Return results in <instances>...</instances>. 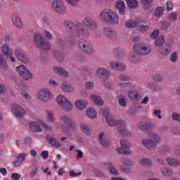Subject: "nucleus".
Wrapping results in <instances>:
<instances>
[{
	"mask_svg": "<svg viewBox=\"0 0 180 180\" xmlns=\"http://www.w3.org/2000/svg\"><path fill=\"white\" fill-rule=\"evenodd\" d=\"M65 25L70 30H72L73 27L74 31L72 33L76 37H89V31L86 27L92 31L98 29V22L91 17H86L83 18L82 22H76L75 24L70 20H66L65 21Z\"/></svg>",
	"mask_w": 180,
	"mask_h": 180,
	"instance_id": "1",
	"label": "nucleus"
},
{
	"mask_svg": "<svg viewBox=\"0 0 180 180\" xmlns=\"http://www.w3.org/2000/svg\"><path fill=\"white\" fill-rule=\"evenodd\" d=\"M100 113L103 115V116H105V122L108 126L111 127H116L117 126L118 127L120 134L127 136L131 135V132L126 129V122L115 118V117L110 114V110L108 108H103L100 110Z\"/></svg>",
	"mask_w": 180,
	"mask_h": 180,
	"instance_id": "2",
	"label": "nucleus"
},
{
	"mask_svg": "<svg viewBox=\"0 0 180 180\" xmlns=\"http://www.w3.org/2000/svg\"><path fill=\"white\" fill-rule=\"evenodd\" d=\"M98 18L101 22L109 23L112 26L119 25V15L112 9L105 8L102 10L98 14Z\"/></svg>",
	"mask_w": 180,
	"mask_h": 180,
	"instance_id": "3",
	"label": "nucleus"
},
{
	"mask_svg": "<svg viewBox=\"0 0 180 180\" xmlns=\"http://www.w3.org/2000/svg\"><path fill=\"white\" fill-rule=\"evenodd\" d=\"M150 139H143L142 140V145L148 150H155L158 144L161 143V138L156 133L152 132L149 134Z\"/></svg>",
	"mask_w": 180,
	"mask_h": 180,
	"instance_id": "4",
	"label": "nucleus"
},
{
	"mask_svg": "<svg viewBox=\"0 0 180 180\" xmlns=\"http://www.w3.org/2000/svg\"><path fill=\"white\" fill-rule=\"evenodd\" d=\"M34 42L36 46L41 50H50L51 49V43L43 37L40 33H35L34 35Z\"/></svg>",
	"mask_w": 180,
	"mask_h": 180,
	"instance_id": "5",
	"label": "nucleus"
},
{
	"mask_svg": "<svg viewBox=\"0 0 180 180\" xmlns=\"http://www.w3.org/2000/svg\"><path fill=\"white\" fill-rule=\"evenodd\" d=\"M56 102L58 103L61 109H63V110H65V112H71V110L74 109L72 103H71L65 96L58 95L56 97Z\"/></svg>",
	"mask_w": 180,
	"mask_h": 180,
	"instance_id": "6",
	"label": "nucleus"
},
{
	"mask_svg": "<svg viewBox=\"0 0 180 180\" xmlns=\"http://www.w3.org/2000/svg\"><path fill=\"white\" fill-rule=\"evenodd\" d=\"M133 50L136 54L147 56L151 53V46L146 44H136L133 46Z\"/></svg>",
	"mask_w": 180,
	"mask_h": 180,
	"instance_id": "7",
	"label": "nucleus"
},
{
	"mask_svg": "<svg viewBox=\"0 0 180 180\" xmlns=\"http://www.w3.org/2000/svg\"><path fill=\"white\" fill-rule=\"evenodd\" d=\"M78 44L81 50L86 53V54H88L89 56H92V54H94L95 51L94 46L86 40L80 39L78 41Z\"/></svg>",
	"mask_w": 180,
	"mask_h": 180,
	"instance_id": "8",
	"label": "nucleus"
},
{
	"mask_svg": "<svg viewBox=\"0 0 180 180\" xmlns=\"http://www.w3.org/2000/svg\"><path fill=\"white\" fill-rule=\"evenodd\" d=\"M52 8L57 13L63 15L67 12V5L63 0H54L52 2Z\"/></svg>",
	"mask_w": 180,
	"mask_h": 180,
	"instance_id": "9",
	"label": "nucleus"
},
{
	"mask_svg": "<svg viewBox=\"0 0 180 180\" xmlns=\"http://www.w3.org/2000/svg\"><path fill=\"white\" fill-rule=\"evenodd\" d=\"M16 70L19 75H20L23 79H25L26 81L32 79L33 77L32 72H30V70H29L26 66L20 65L17 66Z\"/></svg>",
	"mask_w": 180,
	"mask_h": 180,
	"instance_id": "10",
	"label": "nucleus"
},
{
	"mask_svg": "<svg viewBox=\"0 0 180 180\" xmlns=\"http://www.w3.org/2000/svg\"><path fill=\"white\" fill-rule=\"evenodd\" d=\"M37 96L41 102H49L50 99H53V93L48 89H42L38 92Z\"/></svg>",
	"mask_w": 180,
	"mask_h": 180,
	"instance_id": "11",
	"label": "nucleus"
},
{
	"mask_svg": "<svg viewBox=\"0 0 180 180\" xmlns=\"http://www.w3.org/2000/svg\"><path fill=\"white\" fill-rule=\"evenodd\" d=\"M120 145L122 148H118L117 149V153H120V154H125L126 155H130V154H131V150L130 149H127L131 147V145H130L129 141L126 140H121Z\"/></svg>",
	"mask_w": 180,
	"mask_h": 180,
	"instance_id": "12",
	"label": "nucleus"
},
{
	"mask_svg": "<svg viewBox=\"0 0 180 180\" xmlns=\"http://www.w3.org/2000/svg\"><path fill=\"white\" fill-rule=\"evenodd\" d=\"M11 113L15 115L16 117L22 119L26 115V110L18 104H14L11 108Z\"/></svg>",
	"mask_w": 180,
	"mask_h": 180,
	"instance_id": "13",
	"label": "nucleus"
},
{
	"mask_svg": "<svg viewBox=\"0 0 180 180\" xmlns=\"http://www.w3.org/2000/svg\"><path fill=\"white\" fill-rule=\"evenodd\" d=\"M16 58L24 63V64H27L29 63V58L26 55V53L23 51L21 49H17L14 51Z\"/></svg>",
	"mask_w": 180,
	"mask_h": 180,
	"instance_id": "14",
	"label": "nucleus"
},
{
	"mask_svg": "<svg viewBox=\"0 0 180 180\" xmlns=\"http://www.w3.org/2000/svg\"><path fill=\"white\" fill-rule=\"evenodd\" d=\"M103 34L106 36V37H108V39H116L117 37V34H116V32L113 30V29L110 27H105L103 29Z\"/></svg>",
	"mask_w": 180,
	"mask_h": 180,
	"instance_id": "15",
	"label": "nucleus"
},
{
	"mask_svg": "<svg viewBox=\"0 0 180 180\" xmlns=\"http://www.w3.org/2000/svg\"><path fill=\"white\" fill-rule=\"evenodd\" d=\"M127 96L131 99V101H135L137 102L138 101H140L141 98L140 91L137 89L129 90L127 92Z\"/></svg>",
	"mask_w": 180,
	"mask_h": 180,
	"instance_id": "16",
	"label": "nucleus"
},
{
	"mask_svg": "<svg viewBox=\"0 0 180 180\" xmlns=\"http://www.w3.org/2000/svg\"><path fill=\"white\" fill-rule=\"evenodd\" d=\"M75 105L79 110H84L88 108V101L84 99H77L75 101Z\"/></svg>",
	"mask_w": 180,
	"mask_h": 180,
	"instance_id": "17",
	"label": "nucleus"
},
{
	"mask_svg": "<svg viewBox=\"0 0 180 180\" xmlns=\"http://www.w3.org/2000/svg\"><path fill=\"white\" fill-rule=\"evenodd\" d=\"M97 77L103 78V77H110V71L105 68H98L96 72Z\"/></svg>",
	"mask_w": 180,
	"mask_h": 180,
	"instance_id": "18",
	"label": "nucleus"
},
{
	"mask_svg": "<svg viewBox=\"0 0 180 180\" xmlns=\"http://www.w3.org/2000/svg\"><path fill=\"white\" fill-rule=\"evenodd\" d=\"M115 8L118 9L120 15L126 13V4L122 0L117 1Z\"/></svg>",
	"mask_w": 180,
	"mask_h": 180,
	"instance_id": "19",
	"label": "nucleus"
},
{
	"mask_svg": "<svg viewBox=\"0 0 180 180\" xmlns=\"http://www.w3.org/2000/svg\"><path fill=\"white\" fill-rule=\"evenodd\" d=\"M46 140L51 146L55 147V148H60L61 147V143H60L56 138H53L51 135L46 136Z\"/></svg>",
	"mask_w": 180,
	"mask_h": 180,
	"instance_id": "20",
	"label": "nucleus"
},
{
	"mask_svg": "<svg viewBox=\"0 0 180 180\" xmlns=\"http://www.w3.org/2000/svg\"><path fill=\"white\" fill-rule=\"evenodd\" d=\"M110 67L112 70H118L119 71H124L126 70V65L124 64L119 63L114 60L110 62Z\"/></svg>",
	"mask_w": 180,
	"mask_h": 180,
	"instance_id": "21",
	"label": "nucleus"
},
{
	"mask_svg": "<svg viewBox=\"0 0 180 180\" xmlns=\"http://www.w3.org/2000/svg\"><path fill=\"white\" fill-rule=\"evenodd\" d=\"M60 88L63 92H74L75 87L72 84H68L67 82H63L61 84Z\"/></svg>",
	"mask_w": 180,
	"mask_h": 180,
	"instance_id": "22",
	"label": "nucleus"
},
{
	"mask_svg": "<svg viewBox=\"0 0 180 180\" xmlns=\"http://www.w3.org/2000/svg\"><path fill=\"white\" fill-rule=\"evenodd\" d=\"M12 20L14 23L15 26L18 27V29H23V22H22V19L19 15L14 14L12 16Z\"/></svg>",
	"mask_w": 180,
	"mask_h": 180,
	"instance_id": "23",
	"label": "nucleus"
},
{
	"mask_svg": "<svg viewBox=\"0 0 180 180\" xmlns=\"http://www.w3.org/2000/svg\"><path fill=\"white\" fill-rule=\"evenodd\" d=\"M105 165L108 167V171L111 175H114L115 176H118L120 175L119 170L115 168V165L112 163L111 162H108L107 163H105Z\"/></svg>",
	"mask_w": 180,
	"mask_h": 180,
	"instance_id": "24",
	"label": "nucleus"
},
{
	"mask_svg": "<svg viewBox=\"0 0 180 180\" xmlns=\"http://www.w3.org/2000/svg\"><path fill=\"white\" fill-rule=\"evenodd\" d=\"M86 115L89 119L95 120L98 117V112L94 108H89L86 109Z\"/></svg>",
	"mask_w": 180,
	"mask_h": 180,
	"instance_id": "25",
	"label": "nucleus"
},
{
	"mask_svg": "<svg viewBox=\"0 0 180 180\" xmlns=\"http://www.w3.org/2000/svg\"><path fill=\"white\" fill-rule=\"evenodd\" d=\"M28 126L31 131H36L38 133H41V131H43V129H41V127H40V125H39V124L36 122H30Z\"/></svg>",
	"mask_w": 180,
	"mask_h": 180,
	"instance_id": "26",
	"label": "nucleus"
},
{
	"mask_svg": "<svg viewBox=\"0 0 180 180\" xmlns=\"http://www.w3.org/2000/svg\"><path fill=\"white\" fill-rule=\"evenodd\" d=\"M166 161L168 165H170V167H179L180 165V160L174 157H168L166 159Z\"/></svg>",
	"mask_w": 180,
	"mask_h": 180,
	"instance_id": "27",
	"label": "nucleus"
},
{
	"mask_svg": "<svg viewBox=\"0 0 180 180\" xmlns=\"http://www.w3.org/2000/svg\"><path fill=\"white\" fill-rule=\"evenodd\" d=\"M139 26V21L137 20L129 19L125 22V27L127 29H134Z\"/></svg>",
	"mask_w": 180,
	"mask_h": 180,
	"instance_id": "28",
	"label": "nucleus"
},
{
	"mask_svg": "<svg viewBox=\"0 0 180 180\" xmlns=\"http://www.w3.org/2000/svg\"><path fill=\"white\" fill-rule=\"evenodd\" d=\"M0 68L4 71H8V70H9L8 62L6 61V59H5V56L1 53H0Z\"/></svg>",
	"mask_w": 180,
	"mask_h": 180,
	"instance_id": "29",
	"label": "nucleus"
},
{
	"mask_svg": "<svg viewBox=\"0 0 180 180\" xmlns=\"http://www.w3.org/2000/svg\"><path fill=\"white\" fill-rule=\"evenodd\" d=\"M160 174L162 176H172L174 175V169L164 167L160 169Z\"/></svg>",
	"mask_w": 180,
	"mask_h": 180,
	"instance_id": "30",
	"label": "nucleus"
},
{
	"mask_svg": "<svg viewBox=\"0 0 180 180\" xmlns=\"http://www.w3.org/2000/svg\"><path fill=\"white\" fill-rule=\"evenodd\" d=\"M1 52L6 57L9 56L13 51L8 44H4L1 48Z\"/></svg>",
	"mask_w": 180,
	"mask_h": 180,
	"instance_id": "31",
	"label": "nucleus"
},
{
	"mask_svg": "<svg viewBox=\"0 0 180 180\" xmlns=\"http://www.w3.org/2000/svg\"><path fill=\"white\" fill-rule=\"evenodd\" d=\"M91 100L96 103L98 106H102L103 105V100L102 98L96 94L91 95Z\"/></svg>",
	"mask_w": 180,
	"mask_h": 180,
	"instance_id": "32",
	"label": "nucleus"
},
{
	"mask_svg": "<svg viewBox=\"0 0 180 180\" xmlns=\"http://www.w3.org/2000/svg\"><path fill=\"white\" fill-rule=\"evenodd\" d=\"M128 60L132 63V64H139L140 63V59L137 56H136V53L131 52L129 53V56H128Z\"/></svg>",
	"mask_w": 180,
	"mask_h": 180,
	"instance_id": "33",
	"label": "nucleus"
},
{
	"mask_svg": "<svg viewBox=\"0 0 180 180\" xmlns=\"http://www.w3.org/2000/svg\"><path fill=\"white\" fill-rule=\"evenodd\" d=\"M80 129L84 134H86L87 136L91 134V127H89V125H88L86 123L82 122L80 124Z\"/></svg>",
	"mask_w": 180,
	"mask_h": 180,
	"instance_id": "34",
	"label": "nucleus"
},
{
	"mask_svg": "<svg viewBox=\"0 0 180 180\" xmlns=\"http://www.w3.org/2000/svg\"><path fill=\"white\" fill-rule=\"evenodd\" d=\"M99 141L103 147H109V146L110 145V141L105 139V134L103 133L101 134L99 136Z\"/></svg>",
	"mask_w": 180,
	"mask_h": 180,
	"instance_id": "35",
	"label": "nucleus"
},
{
	"mask_svg": "<svg viewBox=\"0 0 180 180\" xmlns=\"http://www.w3.org/2000/svg\"><path fill=\"white\" fill-rule=\"evenodd\" d=\"M36 120L39 124L44 127V129H46V130H51V126L47 122H44L43 119L37 117Z\"/></svg>",
	"mask_w": 180,
	"mask_h": 180,
	"instance_id": "36",
	"label": "nucleus"
},
{
	"mask_svg": "<svg viewBox=\"0 0 180 180\" xmlns=\"http://www.w3.org/2000/svg\"><path fill=\"white\" fill-rule=\"evenodd\" d=\"M54 72L56 74H59L60 75H62V77H68V72L65 71L64 69L58 67H55L53 68Z\"/></svg>",
	"mask_w": 180,
	"mask_h": 180,
	"instance_id": "37",
	"label": "nucleus"
},
{
	"mask_svg": "<svg viewBox=\"0 0 180 180\" xmlns=\"http://www.w3.org/2000/svg\"><path fill=\"white\" fill-rule=\"evenodd\" d=\"M120 105L123 108H126L127 106V97L124 95H120L118 96Z\"/></svg>",
	"mask_w": 180,
	"mask_h": 180,
	"instance_id": "38",
	"label": "nucleus"
},
{
	"mask_svg": "<svg viewBox=\"0 0 180 180\" xmlns=\"http://www.w3.org/2000/svg\"><path fill=\"white\" fill-rule=\"evenodd\" d=\"M165 44V37H164V35L160 36L158 39H157L155 41V44L158 47H161L162 46H164Z\"/></svg>",
	"mask_w": 180,
	"mask_h": 180,
	"instance_id": "39",
	"label": "nucleus"
},
{
	"mask_svg": "<svg viewBox=\"0 0 180 180\" xmlns=\"http://www.w3.org/2000/svg\"><path fill=\"white\" fill-rule=\"evenodd\" d=\"M159 52L162 56H168L171 53V48L169 46H164L159 48Z\"/></svg>",
	"mask_w": 180,
	"mask_h": 180,
	"instance_id": "40",
	"label": "nucleus"
},
{
	"mask_svg": "<svg viewBox=\"0 0 180 180\" xmlns=\"http://www.w3.org/2000/svg\"><path fill=\"white\" fill-rule=\"evenodd\" d=\"M127 2L130 9H134L139 6V0H127Z\"/></svg>",
	"mask_w": 180,
	"mask_h": 180,
	"instance_id": "41",
	"label": "nucleus"
},
{
	"mask_svg": "<svg viewBox=\"0 0 180 180\" xmlns=\"http://www.w3.org/2000/svg\"><path fill=\"white\" fill-rule=\"evenodd\" d=\"M119 85L120 88H136V82H134L120 83Z\"/></svg>",
	"mask_w": 180,
	"mask_h": 180,
	"instance_id": "42",
	"label": "nucleus"
},
{
	"mask_svg": "<svg viewBox=\"0 0 180 180\" xmlns=\"http://www.w3.org/2000/svg\"><path fill=\"white\" fill-rule=\"evenodd\" d=\"M121 162L123 165H126L127 167H133V165H134L133 161L127 158H121Z\"/></svg>",
	"mask_w": 180,
	"mask_h": 180,
	"instance_id": "43",
	"label": "nucleus"
},
{
	"mask_svg": "<svg viewBox=\"0 0 180 180\" xmlns=\"http://www.w3.org/2000/svg\"><path fill=\"white\" fill-rule=\"evenodd\" d=\"M61 119H62L63 122H64V123H66L69 126H72L73 127H77V126L75 125V122H74L72 120H71V119H70V117H68L67 116H63L61 117Z\"/></svg>",
	"mask_w": 180,
	"mask_h": 180,
	"instance_id": "44",
	"label": "nucleus"
},
{
	"mask_svg": "<svg viewBox=\"0 0 180 180\" xmlns=\"http://www.w3.org/2000/svg\"><path fill=\"white\" fill-rule=\"evenodd\" d=\"M46 117L47 120L50 122V123H54L56 122V117H54V113L51 111L47 110L46 111Z\"/></svg>",
	"mask_w": 180,
	"mask_h": 180,
	"instance_id": "45",
	"label": "nucleus"
},
{
	"mask_svg": "<svg viewBox=\"0 0 180 180\" xmlns=\"http://www.w3.org/2000/svg\"><path fill=\"white\" fill-rule=\"evenodd\" d=\"M143 5V8H145V9H150V8H151V6H153V1L154 0H141Z\"/></svg>",
	"mask_w": 180,
	"mask_h": 180,
	"instance_id": "46",
	"label": "nucleus"
},
{
	"mask_svg": "<svg viewBox=\"0 0 180 180\" xmlns=\"http://www.w3.org/2000/svg\"><path fill=\"white\" fill-rule=\"evenodd\" d=\"M165 9L162 6L158 7L155 11V15H156L158 18L160 16H162L164 15Z\"/></svg>",
	"mask_w": 180,
	"mask_h": 180,
	"instance_id": "47",
	"label": "nucleus"
},
{
	"mask_svg": "<svg viewBox=\"0 0 180 180\" xmlns=\"http://www.w3.org/2000/svg\"><path fill=\"white\" fill-rule=\"evenodd\" d=\"M140 164L141 165H147L148 167H151V165H153V162L148 158H142L140 160Z\"/></svg>",
	"mask_w": 180,
	"mask_h": 180,
	"instance_id": "48",
	"label": "nucleus"
},
{
	"mask_svg": "<svg viewBox=\"0 0 180 180\" xmlns=\"http://www.w3.org/2000/svg\"><path fill=\"white\" fill-rule=\"evenodd\" d=\"M153 81H155L156 84H160V82H162L164 81V77L160 74L154 75Z\"/></svg>",
	"mask_w": 180,
	"mask_h": 180,
	"instance_id": "49",
	"label": "nucleus"
},
{
	"mask_svg": "<svg viewBox=\"0 0 180 180\" xmlns=\"http://www.w3.org/2000/svg\"><path fill=\"white\" fill-rule=\"evenodd\" d=\"M119 79L120 81L130 82L131 81V76L122 74V75H120Z\"/></svg>",
	"mask_w": 180,
	"mask_h": 180,
	"instance_id": "50",
	"label": "nucleus"
},
{
	"mask_svg": "<svg viewBox=\"0 0 180 180\" xmlns=\"http://www.w3.org/2000/svg\"><path fill=\"white\" fill-rule=\"evenodd\" d=\"M21 95L25 101H27V102L32 101V96L27 91H22Z\"/></svg>",
	"mask_w": 180,
	"mask_h": 180,
	"instance_id": "51",
	"label": "nucleus"
},
{
	"mask_svg": "<svg viewBox=\"0 0 180 180\" xmlns=\"http://www.w3.org/2000/svg\"><path fill=\"white\" fill-rule=\"evenodd\" d=\"M171 133L174 134V136H180V127L178 126H174L172 127Z\"/></svg>",
	"mask_w": 180,
	"mask_h": 180,
	"instance_id": "52",
	"label": "nucleus"
},
{
	"mask_svg": "<svg viewBox=\"0 0 180 180\" xmlns=\"http://www.w3.org/2000/svg\"><path fill=\"white\" fill-rule=\"evenodd\" d=\"M149 29L150 26L148 25H141L138 26V30H139V32H141V33H146V32H147V30H148Z\"/></svg>",
	"mask_w": 180,
	"mask_h": 180,
	"instance_id": "53",
	"label": "nucleus"
},
{
	"mask_svg": "<svg viewBox=\"0 0 180 180\" xmlns=\"http://www.w3.org/2000/svg\"><path fill=\"white\" fill-rule=\"evenodd\" d=\"M172 119L174 120V122L180 123V114L178 112H173L172 115Z\"/></svg>",
	"mask_w": 180,
	"mask_h": 180,
	"instance_id": "54",
	"label": "nucleus"
},
{
	"mask_svg": "<svg viewBox=\"0 0 180 180\" xmlns=\"http://www.w3.org/2000/svg\"><path fill=\"white\" fill-rule=\"evenodd\" d=\"M158 34H160V30H154L150 34V39H152L153 40H155V39L158 37Z\"/></svg>",
	"mask_w": 180,
	"mask_h": 180,
	"instance_id": "55",
	"label": "nucleus"
},
{
	"mask_svg": "<svg viewBox=\"0 0 180 180\" xmlns=\"http://www.w3.org/2000/svg\"><path fill=\"white\" fill-rule=\"evenodd\" d=\"M26 157H27V153H20L17 158L18 160H20L22 163H23L25 162V160H26Z\"/></svg>",
	"mask_w": 180,
	"mask_h": 180,
	"instance_id": "56",
	"label": "nucleus"
},
{
	"mask_svg": "<svg viewBox=\"0 0 180 180\" xmlns=\"http://www.w3.org/2000/svg\"><path fill=\"white\" fill-rule=\"evenodd\" d=\"M176 19H178V14H176V13H171L169 15V20H170V22H175Z\"/></svg>",
	"mask_w": 180,
	"mask_h": 180,
	"instance_id": "57",
	"label": "nucleus"
},
{
	"mask_svg": "<svg viewBox=\"0 0 180 180\" xmlns=\"http://www.w3.org/2000/svg\"><path fill=\"white\" fill-rule=\"evenodd\" d=\"M172 63H176L178 61V52H173L170 56Z\"/></svg>",
	"mask_w": 180,
	"mask_h": 180,
	"instance_id": "58",
	"label": "nucleus"
},
{
	"mask_svg": "<svg viewBox=\"0 0 180 180\" xmlns=\"http://www.w3.org/2000/svg\"><path fill=\"white\" fill-rule=\"evenodd\" d=\"M153 115L155 117H158V119H162V115H161V110H154Z\"/></svg>",
	"mask_w": 180,
	"mask_h": 180,
	"instance_id": "59",
	"label": "nucleus"
},
{
	"mask_svg": "<svg viewBox=\"0 0 180 180\" xmlns=\"http://www.w3.org/2000/svg\"><path fill=\"white\" fill-rule=\"evenodd\" d=\"M138 127L140 130H141L142 131H144V133H148V130L147 128H146V126L144 125V124H143V122H139L138 124Z\"/></svg>",
	"mask_w": 180,
	"mask_h": 180,
	"instance_id": "60",
	"label": "nucleus"
},
{
	"mask_svg": "<svg viewBox=\"0 0 180 180\" xmlns=\"http://www.w3.org/2000/svg\"><path fill=\"white\" fill-rule=\"evenodd\" d=\"M94 87H95V83H94V82H86V88L87 89H94Z\"/></svg>",
	"mask_w": 180,
	"mask_h": 180,
	"instance_id": "61",
	"label": "nucleus"
},
{
	"mask_svg": "<svg viewBox=\"0 0 180 180\" xmlns=\"http://www.w3.org/2000/svg\"><path fill=\"white\" fill-rule=\"evenodd\" d=\"M170 26H171V24L169 22H163L162 23V29L163 30H168Z\"/></svg>",
	"mask_w": 180,
	"mask_h": 180,
	"instance_id": "62",
	"label": "nucleus"
},
{
	"mask_svg": "<svg viewBox=\"0 0 180 180\" xmlns=\"http://www.w3.org/2000/svg\"><path fill=\"white\" fill-rule=\"evenodd\" d=\"M41 21L43 23H44V25H47V26L50 25V18H49V17L44 15L42 17Z\"/></svg>",
	"mask_w": 180,
	"mask_h": 180,
	"instance_id": "63",
	"label": "nucleus"
},
{
	"mask_svg": "<svg viewBox=\"0 0 180 180\" xmlns=\"http://www.w3.org/2000/svg\"><path fill=\"white\" fill-rule=\"evenodd\" d=\"M11 178L14 180H19V179L20 178V174L18 173H13L11 174Z\"/></svg>",
	"mask_w": 180,
	"mask_h": 180,
	"instance_id": "64",
	"label": "nucleus"
}]
</instances>
